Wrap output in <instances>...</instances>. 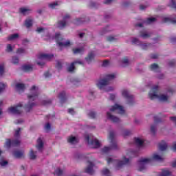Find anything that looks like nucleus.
Masks as SVG:
<instances>
[{"instance_id": "36", "label": "nucleus", "mask_w": 176, "mask_h": 176, "mask_svg": "<svg viewBox=\"0 0 176 176\" xmlns=\"http://www.w3.org/2000/svg\"><path fill=\"white\" fill-rule=\"evenodd\" d=\"M29 156H30V159H31V160H34V159H36V155H35V153L34 152V150H32V149L30 150Z\"/></svg>"}, {"instance_id": "59", "label": "nucleus", "mask_w": 176, "mask_h": 176, "mask_svg": "<svg viewBox=\"0 0 176 176\" xmlns=\"http://www.w3.org/2000/svg\"><path fill=\"white\" fill-rule=\"evenodd\" d=\"M139 42H140V41L137 38H134L132 40V43H134L135 45H138V43H139Z\"/></svg>"}, {"instance_id": "19", "label": "nucleus", "mask_w": 176, "mask_h": 176, "mask_svg": "<svg viewBox=\"0 0 176 176\" xmlns=\"http://www.w3.org/2000/svg\"><path fill=\"white\" fill-rule=\"evenodd\" d=\"M58 98H60L61 104H64L67 101V96H65V91L60 92Z\"/></svg>"}, {"instance_id": "62", "label": "nucleus", "mask_w": 176, "mask_h": 176, "mask_svg": "<svg viewBox=\"0 0 176 176\" xmlns=\"http://www.w3.org/2000/svg\"><path fill=\"white\" fill-rule=\"evenodd\" d=\"M68 113H70L71 115H74V113H75V112L74 111V109H69Z\"/></svg>"}, {"instance_id": "57", "label": "nucleus", "mask_w": 176, "mask_h": 176, "mask_svg": "<svg viewBox=\"0 0 176 176\" xmlns=\"http://www.w3.org/2000/svg\"><path fill=\"white\" fill-rule=\"evenodd\" d=\"M47 104H52V100H43V105H47Z\"/></svg>"}, {"instance_id": "64", "label": "nucleus", "mask_w": 176, "mask_h": 176, "mask_svg": "<svg viewBox=\"0 0 176 176\" xmlns=\"http://www.w3.org/2000/svg\"><path fill=\"white\" fill-rule=\"evenodd\" d=\"M172 150L174 151V152H176V142H175L173 144V145L172 146Z\"/></svg>"}, {"instance_id": "42", "label": "nucleus", "mask_w": 176, "mask_h": 176, "mask_svg": "<svg viewBox=\"0 0 176 176\" xmlns=\"http://www.w3.org/2000/svg\"><path fill=\"white\" fill-rule=\"evenodd\" d=\"M140 36L141 38H143V39H146V38H149V36H151V34H148V33H140Z\"/></svg>"}, {"instance_id": "13", "label": "nucleus", "mask_w": 176, "mask_h": 176, "mask_svg": "<svg viewBox=\"0 0 176 176\" xmlns=\"http://www.w3.org/2000/svg\"><path fill=\"white\" fill-rule=\"evenodd\" d=\"M68 19H71V16L67 14L62 21H58V28H65L67 25V23L68 21Z\"/></svg>"}, {"instance_id": "22", "label": "nucleus", "mask_w": 176, "mask_h": 176, "mask_svg": "<svg viewBox=\"0 0 176 176\" xmlns=\"http://www.w3.org/2000/svg\"><path fill=\"white\" fill-rule=\"evenodd\" d=\"M67 142H69V144H78V139H76V138L75 136H70L67 138Z\"/></svg>"}, {"instance_id": "5", "label": "nucleus", "mask_w": 176, "mask_h": 176, "mask_svg": "<svg viewBox=\"0 0 176 176\" xmlns=\"http://www.w3.org/2000/svg\"><path fill=\"white\" fill-rule=\"evenodd\" d=\"M107 164H110V163H113L115 162L117 163V170H119V168L123 167V166L126 164H129L130 160L129 158H126V157H123V160H113L112 158H108L107 160Z\"/></svg>"}, {"instance_id": "48", "label": "nucleus", "mask_w": 176, "mask_h": 176, "mask_svg": "<svg viewBox=\"0 0 176 176\" xmlns=\"http://www.w3.org/2000/svg\"><path fill=\"white\" fill-rule=\"evenodd\" d=\"M170 8H173V9H175L176 10V2H175V0H170Z\"/></svg>"}, {"instance_id": "14", "label": "nucleus", "mask_w": 176, "mask_h": 176, "mask_svg": "<svg viewBox=\"0 0 176 176\" xmlns=\"http://www.w3.org/2000/svg\"><path fill=\"white\" fill-rule=\"evenodd\" d=\"M87 163L88 166L85 169V173H87V174H90V175H93V174H94V170H93V167H94V164H93V162L90 161H88Z\"/></svg>"}, {"instance_id": "54", "label": "nucleus", "mask_w": 176, "mask_h": 176, "mask_svg": "<svg viewBox=\"0 0 176 176\" xmlns=\"http://www.w3.org/2000/svg\"><path fill=\"white\" fill-rule=\"evenodd\" d=\"M169 67H174L175 65V60H171L168 62Z\"/></svg>"}, {"instance_id": "60", "label": "nucleus", "mask_w": 176, "mask_h": 176, "mask_svg": "<svg viewBox=\"0 0 176 176\" xmlns=\"http://www.w3.org/2000/svg\"><path fill=\"white\" fill-rule=\"evenodd\" d=\"M8 161H1L0 162V166H1L2 167L6 166L8 164Z\"/></svg>"}, {"instance_id": "20", "label": "nucleus", "mask_w": 176, "mask_h": 176, "mask_svg": "<svg viewBox=\"0 0 176 176\" xmlns=\"http://www.w3.org/2000/svg\"><path fill=\"white\" fill-rule=\"evenodd\" d=\"M85 60L87 61V63H88V64H90V63H91V61H93V60H94V52H91L87 57L85 58Z\"/></svg>"}, {"instance_id": "58", "label": "nucleus", "mask_w": 176, "mask_h": 176, "mask_svg": "<svg viewBox=\"0 0 176 176\" xmlns=\"http://www.w3.org/2000/svg\"><path fill=\"white\" fill-rule=\"evenodd\" d=\"M159 57V55L157 54H152L151 55V58H153V60Z\"/></svg>"}, {"instance_id": "29", "label": "nucleus", "mask_w": 176, "mask_h": 176, "mask_svg": "<svg viewBox=\"0 0 176 176\" xmlns=\"http://www.w3.org/2000/svg\"><path fill=\"white\" fill-rule=\"evenodd\" d=\"M154 21H156V18H148L146 21H144V24H152Z\"/></svg>"}, {"instance_id": "63", "label": "nucleus", "mask_w": 176, "mask_h": 176, "mask_svg": "<svg viewBox=\"0 0 176 176\" xmlns=\"http://www.w3.org/2000/svg\"><path fill=\"white\" fill-rule=\"evenodd\" d=\"M129 5H130L129 1H125L124 3H123L124 8H126V6H129Z\"/></svg>"}, {"instance_id": "41", "label": "nucleus", "mask_w": 176, "mask_h": 176, "mask_svg": "<svg viewBox=\"0 0 176 176\" xmlns=\"http://www.w3.org/2000/svg\"><path fill=\"white\" fill-rule=\"evenodd\" d=\"M20 131H21V128H18L17 130L15 131V133L14 135V137H15V138H20Z\"/></svg>"}, {"instance_id": "40", "label": "nucleus", "mask_w": 176, "mask_h": 176, "mask_svg": "<svg viewBox=\"0 0 176 176\" xmlns=\"http://www.w3.org/2000/svg\"><path fill=\"white\" fill-rule=\"evenodd\" d=\"M83 50V48H76L73 50V52L74 54H78L79 53H82Z\"/></svg>"}, {"instance_id": "11", "label": "nucleus", "mask_w": 176, "mask_h": 176, "mask_svg": "<svg viewBox=\"0 0 176 176\" xmlns=\"http://www.w3.org/2000/svg\"><path fill=\"white\" fill-rule=\"evenodd\" d=\"M21 142L19 139H15L11 140L10 139H7L6 142V146L7 148H10V146H19Z\"/></svg>"}, {"instance_id": "24", "label": "nucleus", "mask_w": 176, "mask_h": 176, "mask_svg": "<svg viewBox=\"0 0 176 176\" xmlns=\"http://www.w3.org/2000/svg\"><path fill=\"white\" fill-rule=\"evenodd\" d=\"M159 148L161 151H166L167 149V143L164 142V140H162L160 144H159Z\"/></svg>"}, {"instance_id": "46", "label": "nucleus", "mask_w": 176, "mask_h": 176, "mask_svg": "<svg viewBox=\"0 0 176 176\" xmlns=\"http://www.w3.org/2000/svg\"><path fill=\"white\" fill-rule=\"evenodd\" d=\"M154 122L155 123H160L162 122V118H159L157 116H154Z\"/></svg>"}, {"instance_id": "23", "label": "nucleus", "mask_w": 176, "mask_h": 176, "mask_svg": "<svg viewBox=\"0 0 176 176\" xmlns=\"http://www.w3.org/2000/svg\"><path fill=\"white\" fill-rule=\"evenodd\" d=\"M163 23H170V24H176V19L165 17L163 19Z\"/></svg>"}, {"instance_id": "17", "label": "nucleus", "mask_w": 176, "mask_h": 176, "mask_svg": "<svg viewBox=\"0 0 176 176\" xmlns=\"http://www.w3.org/2000/svg\"><path fill=\"white\" fill-rule=\"evenodd\" d=\"M75 64H80V65H83V62L82 61L72 62L70 66L67 69L68 72H74V70L75 69Z\"/></svg>"}, {"instance_id": "10", "label": "nucleus", "mask_w": 176, "mask_h": 176, "mask_svg": "<svg viewBox=\"0 0 176 176\" xmlns=\"http://www.w3.org/2000/svg\"><path fill=\"white\" fill-rule=\"evenodd\" d=\"M122 94L123 97L127 100L128 104H129V105H133V102H134V96L130 94L126 89L122 90Z\"/></svg>"}, {"instance_id": "9", "label": "nucleus", "mask_w": 176, "mask_h": 176, "mask_svg": "<svg viewBox=\"0 0 176 176\" xmlns=\"http://www.w3.org/2000/svg\"><path fill=\"white\" fill-rule=\"evenodd\" d=\"M85 140L89 145H91L92 148H100L101 146V143L97 139H94L90 141V136L87 135L85 137Z\"/></svg>"}, {"instance_id": "53", "label": "nucleus", "mask_w": 176, "mask_h": 176, "mask_svg": "<svg viewBox=\"0 0 176 176\" xmlns=\"http://www.w3.org/2000/svg\"><path fill=\"white\" fill-rule=\"evenodd\" d=\"M13 48L12 47V45L10 44H8L7 45L6 52H12Z\"/></svg>"}, {"instance_id": "27", "label": "nucleus", "mask_w": 176, "mask_h": 176, "mask_svg": "<svg viewBox=\"0 0 176 176\" xmlns=\"http://www.w3.org/2000/svg\"><path fill=\"white\" fill-rule=\"evenodd\" d=\"M20 12L22 13V14H28L31 12V9L30 8H21L19 9Z\"/></svg>"}, {"instance_id": "2", "label": "nucleus", "mask_w": 176, "mask_h": 176, "mask_svg": "<svg viewBox=\"0 0 176 176\" xmlns=\"http://www.w3.org/2000/svg\"><path fill=\"white\" fill-rule=\"evenodd\" d=\"M153 160L157 162H163V158L157 154H154L151 158H141L138 160L139 168L138 171H144L146 168V164L151 163Z\"/></svg>"}, {"instance_id": "38", "label": "nucleus", "mask_w": 176, "mask_h": 176, "mask_svg": "<svg viewBox=\"0 0 176 176\" xmlns=\"http://www.w3.org/2000/svg\"><path fill=\"white\" fill-rule=\"evenodd\" d=\"M88 116H89L91 119H96V117L97 116V113L93 111H91L88 113Z\"/></svg>"}, {"instance_id": "43", "label": "nucleus", "mask_w": 176, "mask_h": 176, "mask_svg": "<svg viewBox=\"0 0 176 176\" xmlns=\"http://www.w3.org/2000/svg\"><path fill=\"white\" fill-rule=\"evenodd\" d=\"M56 68H57L58 69V71H60V69H61V68H63V63H61V62L60 60L56 61Z\"/></svg>"}, {"instance_id": "16", "label": "nucleus", "mask_w": 176, "mask_h": 176, "mask_svg": "<svg viewBox=\"0 0 176 176\" xmlns=\"http://www.w3.org/2000/svg\"><path fill=\"white\" fill-rule=\"evenodd\" d=\"M107 119H109V120H111L113 123H119L120 122V120L119 119V118L115 116H113L112 114H111V113L107 112Z\"/></svg>"}, {"instance_id": "49", "label": "nucleus", "mask_w": 176, "mask_h": 176, "mask_svg": "<svg viewBox=\"0 0 176 176\" xmlns=\"http://www.w3.org/2000/svg\"><path fill=\"white\" fill-rule=\"evenodd\" d=\"M122 64H124V65H129V58H127V57L123 58Z\"/></svg>"}, {"instance_id": "39", "label": "nucleus", "mask_w": 176, "mask_h": 176, "mask_svg": "<svg viewBox=\"0 0 176 176\" xmlns=\"http://www.w3.org/2000/svg\"><path fill=\"white\" fill-rule=\"evenodd\" d=\"M55 175L57 176H62L63 175V170L60 169V168H58L54 173Z\"/></svg>"}, {"instance_id": "1", "label": "nucleus", "mask_w": 176, "mask_h": 176, "mask_svg": "<svg viewBox=\"0 0 176 176\" xmlns=\"http://www.w3.org/2000/svg\"><path fill=\"white\" fill-rule=\"evenodd\" d=\"M30 91L32 94L28 95L29 102L25 106V109L26 112H30V111H31V109H32V108L35 107V102H31V101H35V100L38 98V96L39 95V93L38 92V88L35 85H33L32 87V88L30 89Z\"/></svg>"}, {"instance_id": "21", "label": "nucleus", "mask_w": 176, "mask_h": 176, "mask_svg": "<svg viewBox=\"0 0 176 176\" xmlns=\"http://www.w3.org/2000/svg\"><path fill=\"white\" fill-rule=\"evenodd\" d=\"M16 89L17 91H24L25 90V85L23 83H17L16 85Z\"/></svg>"}, {"instance_id": "56", "label": "nucleus", "mask_w": 176, "mask_h": 176, "mask_svg": "<svg viewBox=\"0 0 176 176\" xmlns=\"http://www.w3.org/2000/svg\"><path fill=\"white\" fill-rule=\"evenodd\" d=\"M109 65V60H105L102 63V67H108Z\"/></svg>"}, {"instance_id": "47", "label": "nucleus", "mask_w": 176, "mask_h": 176, "mask_svg": "<svg viewBox=\"0 0 176 176\" xmlns=\"http://www.w3.org/2000/svg\"><path fill=\"white\" fill-rule=\"evenodd\" d=\"M6 85L5 83L0 82V93H2L5 90Z\"/></svg>"}, {"instance_id": "6", "label": "nucleus", "mask_w": 176, "mask_h": 176, "mask_svg": "<svg viewBox=\"0 0 176 176\" xmlns=\"http://www.w3.org/2000/svg\"><path fill=\"white\" fill-rule=\"evenodd\" d=\"M115 79V74H107L106 76V79H102L99 80L97 84L98 87L101 90L104 86H107L109 83V80Z\"/></svg>"}, {"instance_id": "44", "label": "nucleus", "mask_w": 176, "mask_h": 176, "mask_svg": "<svg viewBox=\"0 0 176 176\" xmlns=\"http://www.w3.org/2000/svg\"><path fill=\"white\" fill-rule=\"evenodd\" d=\"M19 57H17V56L12 57V64H15V65L19 64Z\"/></svg>"}, {"instance_id": "26", "label": "nucleus", "mask_w": 176, "mask_h": 176, "mask_svg": "<svg viewBox=\"0 0 176 176\" xmlns=\"http://www.w3.org/2000/svg\"><path fill=\"white\" fill-rule=\"evenodd\" d=\"M134 141L135 144L138 145V146H142V145H144V140L140 138H135Z\"/></svg>"}, {"instance_id": "15", "label": "nucleus", "mask_w": 176, "mask_h": 176, "mask_svg": "<svg viewBox=\"0 0 176 176\" xmlns=\"http://www.w3.org/2000/svg\"><path fill=\"white\" fill-rule=\"evenodd\" d=\"M54 58V54H41L38 55V58L39 60H47L50 61V60H52V58Z\"/></svg>"}, {"instance_id": "55", "label": "nucleus", "mask_w": 176, "mask_h": 176, "mask_svg": "<svg viewBox=\"0 0 176 176\" xmlns=\"http://www.w3.org/2000/svg\"><path fill=\"white\" fill-rule=\"evenodd\" d=\"M57 5H58L57 3H50L49 5V7L51 8V9H54V8H56V6H57Z\"/></svg>"}, {"instance_id": "4", "label": "nucleus", "mask_w": 176, "mask_h": 176, "mask_svg": "<svg viewBox=\"0 0 176 176\" xmlns=\"http://www.w3.org/2000/svg\"><path fill=\"white\" fill-rule=\"evenodd\" d=\"M109 139L110 140L111 145L110 146H104L102 149V153H108V152L112 151V149H113L114 151L119 149V148L118 147V144H116V140H115V131H110L109 135Z\"/></svg>"}, {"instance_id": "35", "label": "nucleus", "mask_w": 176, "mask_h": 176, "mask_svg": "<svg viewBox=\"0 0 176 176\" xmlns=\"http://www.w3.org/2000/svg\"><path fill=\"white\" fill-rule=\"evenodd\" d=\"M85 21V20L82 18H78L74 20V23L76 24V25H79L80 24H82Z\"/></svg>"}, {"instance_id": "33", "label": "nucleus", "mask_w": 176, "mask_h": 176, "mask_svg": "<svg viewBox=\"0 0 176 176\" xmlns=\"http://www.w3.org/2000/svg\"><path fill=\"white\" fill-rule=\"evenodd\" d=\"M25 25L27 27V28H30V27H32V19H27L25 21Z\"/></svg>"}, {"instance_id": "32", "label": "nucleus", "mask_w": 176, "mask_h": 176, "mask_svg": "<svg viewBox=\"0 0 176 176\" xmlns=\"http://www.w3.org/2000/svg\"><path fill=\"white\" fill-rule=\"evenodd\" d=\"M17 38H19V34L16 33L8 36V41H14V39H17Z\"/></svg>"}, {"instance_id": "37", "label": "nucleus", "mask_w": 176, "mask_h": 176, "mask_svg": "<svg viewBox=\"0 0 176 176\" xmlns=\"http://www.w3.org/2000/svg\"><path fill=\"white\" fill-rule=\"evenodd\" d=\"M127 155H129V156H131V157H135L137 156H138V153L137 151H129V153H127Z\"/></svg>"}, {"instance_id": "28", "label": "nucleus", "mask_w": 176, "mask_h": 176, "mask_svg": "<svg viewBox=\"0 0 176 176\" xmlns=\"http://www.w3.org/2000/svg\"><path fill=\"white\" fill-rule=\"evenodd\" d=\"M37 144L38 145L36 146V148L37 149H38V151H41V149L43 148V141H42V139L41 138L38 139Z\"/></svg>"}, {"instance_id": "31", "label": "nucleus", "mask_w": 176, "mask_h": 176, "mask_svg": "<svg viewBox=\"0 0 176 176\" xmlns=\"http://www.w3.org/2000/svg\"><path fill=\"white\" fill-rule=\"evenodd\" d=\"M150 69L156 72L159 69V65L156 63H153L150 66Z\"/></svg>"}, {"instance_id": "12", "label": "nucleus", "mask_w": 176, "mask_h": 176, "mask_svg": "<svg viewBox=\"0 0 176 176\" xmlns=\"http://www.w3.org/2000/svg\"><path fill=\"white\" fill-rule=\"evenodd\" d=\"M111 112H115V111H117L118 113L120 115H124L125 111L122 106H120L118 104H116L114 106H112V107L110 109Z\"/></svg>"}, {"instance_id": "25", "label": "nucleus", "mask_w": 176, "mask_h": 176, "mask_svg": "<svg viewBox=\"0 0 176 176\" xmlns=\"http://www.w3.org/2000/svg\"><path fill=\"white\" fill-rule=\"evenodd\" d=\"M22 69L25 72H30V71H32V66L30 65H25L22 66Z\"/></svg>"}, {"instance_id": "7", "label": "nucleus", "mask_w": 176, "mask_h": 176, "mask_svg": "<svg viewBox=\"0 0 176 176\" xmlns=\"http://www.w3.org/2000/svg\"><path fill=\"white\" fill-rule=\"evenodd\" d=\"M55 39L58 46H60V47L62 46H64L65 47H67V46H71V42L69 41H67L65 43L61 42V41H63V38H61V34L60 33L55 34Z\"/></svg>"}, {"instance_id": "52", "label": "nucleus", "mask_w": 176, "mask_h": 176, "mask_svg": "<svg viewBox=\"0 0 176 176\" xmlns=\"http://www.w3.org/2000/svg\"><path fill=\"white\" fill-rule=\"evenodd\" d=\"M3 72H5V67L3 65H0V75H3Z\"/></svg>"}, {"instance_id": "45", "label": "nucleus", "mask_w": 176, "mask_h": 176, "mask_svg": "<svg viewBox=\"0 0 176 176\" xmlns=\"http://www.w3.org/2000/svg\"><path fill=\"white\" fill-rule=\"evenodd\" d=\"M107 41L108 42H115L116 41V38H115L114 36H110L107 37Z\"/></svg>"}, {"instance_id": "3", "label": "nucleus", "mask_w": 176, "mask_h": 176, "mask_svg": "<svg viewBox=\"0 0 176 176\" xmlns=\"http://www.w3.org/2000/svg\"><path fill=\"white\" fill-rule=\"evenodd\" d=\"M157 91H159V86L155 85L151 91L148 94V97L150 100H155L158 98L160 101L162 102H167L168 101V96L164 94L157 95Z\"/></svg>"}, {"instance_id": "30", "label": "nucleus", "mask_w": 176, "mask_h": 176, "mask_svg": "<svg viewBox=\"0 0 176 176\" xmlns=\"http://www.w3.org/2000/svg\"><path fill=\"white\" fill-rule=\"evenodd\" d=\"M171 175V172L167 169L162 170L160 176H170Z\"/></svg>"}, {"instance_id": "61", "label": "nucleus", "mask_w": 176, "mask_h": 176, "mask_svg": "<svg viewBox=\"0 0 176 176\" xmlns=\"http://www.w3.org/2000/svg\"><path fill=\"white\" fill-rule=\"evenodd\" d=\"M36 31H37V32L41 33V32H43V31H45V28H38Z\"/></svg>"}, {"instance_id": "18", "label": "nucleus", "mask_w": 176, "mask_h": 176, "mask_svg": "<svg viewBox=\"0 0 176 176\" xmlns=\"http://www.w3.org/2000/svg\"><path fill=\"white\" fill-rule=\"evenodd\" d=\"M13 156L16 159H21V157H24V151H14L13 152Z\"/></svg>"}, {"instance_id": "51", "label": "nucleus", "mask_w": 176, "mask_h": 176, "mask_svg": "<svg viewBox=\"0 0 176 176\" xmlns=\"http://www.w3.org/2000/svg\"><path fill=\"white\" fill-rule=\"evenodd\" d=\"M131 134V132L129 130H126L123 132V137H127L128 135H130Z\"/></svg>"}, {"instance_id": "8", "label": "nucleus", "mask_w": 176, "mask_h": 176, "mask_svg": "<svg viewBox=\"0 0 176 176\" xmlns=\"http://www.w3.org/2000/svg\"><path fill=\"white\" fill-rule=\"evenodd\" d=\"M23 108V104L21 103H19L18 105L15 107H11L8 108L9 112L10 113H13L14 115H20L23 111L21 109Z\"/></svg>"}, {"instance_id": "50", "label": "nucleus", "mask_w": 176, "mask_h": 176, "mask_svg": "<svg viewBox=\"0 0 176 176\" xmlns=\"http://www.w3.org/2000/svg\"><path fill=\"white\" fill-rule=\"evenodd\" d=\"M16 53L18 54H23V53H25V50L23 49V48H19L16 50Z\"/></svg>"}, {"instance_id": "34", "label": "nucleus", "mask_w": 176, "mask_h": 176, "mask_svg": "<svg viewBox=\"0 0 176 176\" xmlns=\"http://www.w3.org/2000/svg\"><path fill=\"white\" fill-rule=\"evenodd\" d=\"M156 124H153V125L151 126V133H152L153 135H156Z\"/></svg>"}]
</instances>
